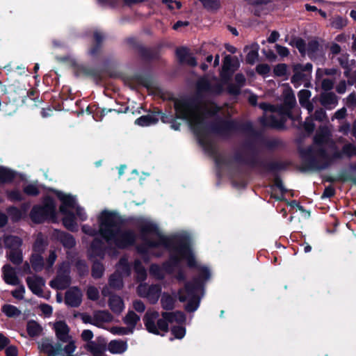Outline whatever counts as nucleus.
I'll list each match as a JSON object with an SVG mask.
<instances>
[{"label":"nucleus","mask_w":356,"mask_h":356,"mask_svg":"<svg viewBox=\"0 0 356 356\" xmlns=\"http://www.w3.org/2000/svg\"><path fill=\"white\" fill-rule=\"evenodd\" d=\"M174 102L175 118L188 122L193 132L198 137L199 143L207 148L211 154H216L213 145L207 143L204 138L210 132L222 137L228 138L236 131L252 135L257 134L250 122L239 123L235 120H227L218 118L216 122H207L199 115L200 101L197 97L184 96L170 99Z\"/></svg>","instance_id":"nucleus-1"},{"label":"nucleus","mask_w":356,"mask_h":356,"mask_svg":"<svg viewBox=\"0 0 356 356\" xmlns=\"http://www.w3.org/2000/svg\"><path fill=\"white\" fill-rule=\"evenodd\" d=\"M134 225L138 228L141 239L145 245L150 248H156L163 246L170 252L168 260L163 263V270L171 274L175 268H179L182 259H184L177 250L178 245L175 242V238L180 236H188L184 234H174L165 236L161 233L159 226L144 218L136 219Z\"/></svg>","instance_id":"nucleus-2"},{"label":"nucleus","mask_w":356,"mask_h":356,"mask_svg":"<svg viewBox=\"0 0 356 356\" xmlns=\"http://www.w3.org/2000/svg\"><path fill=\"white\" fill-rule=\"evenodd\" d=\"M98 221L99 234L107 243H113L120 250H126L136 244L137 236L131 229H122L124 220L115 211L104 210L101 212Z\"/></svg>","instance_id":"nucleus-3"},{"label":"nucleus","mask_w":356,"mask_h":356,"mask_svg":"<svg viewBox=\"0 0 356 356\" xmlns=\"http://www.w3.org/2000/svg\"><path fill=\"white\" fill-rule=\"evenodd\" d=\"M175 239V242L178 245L177 250L184 260L186 261L187 266L189 268L197 269L199 271L198 275L194 277L191 281L186 282L184 284L186 289L188 292H191L193 289L204 291L206 283L211 277L209 268L207 266H201L197 264L191 245L189 236H180Z\"/></svg>","instance_id":"nucleus-4"},{"label":"nucleus","mask_w":356,"mask_h":356,"mask_svg":"<svg viewBox=\"0 0 356 356\" xmlns=\"http://www.w3.org/2000/svg\"><path fill=\"white\" fill-rule=\"evenodd\" d=\"M245 147L250 151V155L245 157L241 152H237L234 154L233 159L234 161L240 164L248 165L252 168H258L262 172L275 173L274 185L280 189L282 194H285L288 190L284 187L281 177L277 172L286 170L287 164L282 161H266L260 159L257 156L254 145L251 142L246 143Z\"/></svg>","instance_id":"nucleus-5"},{"label":"nucleus","mask_w":356,"mask_h":356,"mask_svg":"<svg viewBox=\"0 0 356 356\" xmlns=\"http://www.w3.org/2000/svg\"><path fill=\"white\" fill-rule=\"evenodd\" d=\"M29 217L35 224H42L49 220L56 222L57 212L54 199L50 195L44 197L42 204H35L32 207Z\"/></svg>","instance_id":"nucleus-6"},{"label":"nucleus","mask_w":356,"mask_h":356,"mask_svg":"<svg viewBox=\"0 0 356 356\" xmlns=\"http://www.w3.org/2000/svg\"><path fill=\"white\" fill-rule=\"evenodd\" d=\"M302 163L299 168L302 172L308 171H321L327 168V164L321 166V161L316 157L315 151L312 146L299 149Z\"/></svg>","instance_id":"nucleus-7"},{"label":"nucleus","mask_w":356,"mask_h":356,"mask_svg":"<svg viewBox=\"0 0 356 356\" xmlns=\"http://www.w3.org/2000/svg\"><path fill=\"white\" fill-rule=\"evenodd\" d=\"M72 66L76 77L89 78L96 83H101L104 79V70L101 68L79 63H73Z\"/></svg>","instance_id":"nucleus-8"},{"label":"nucleus","mask_w":356,"mask_h":356,"mask_svg":"<svg viewBox=\"0 0 356 356\" xmlns=\"http://www.w3.org/2000/svg\"><path fill=\"white\" fill-rule=\"evenodd\" d=\"M159 316V313L156 311L152 312H147L143 317V322L147 330L149 333L159 335V330L167 332L169 330L168 323L163 318L157 320L156 325L155 320Z\"/></svg>","instance_id":"nucleus-9"},{"label":"nucleus","mask_w":356,"mask_h":356,"mask_svg":"<svg viewBox=\"0 0 356 356\" xmlns=\"http://www.w3.org/2000/svg\"><path fill=\"white\" fill-rule=\"evenodd\" d=\"M200 290L193 289L191 292H188L186 289V286L181 288L177 291L178 300L181 302H184L188 300V302L184 307V309L188 312H194L196 311L200 304V296L197 294Z\"/></svg>","instance_id":"nucleus-10"},{"label":"nucleus","mask_w":356,"mask_h":356,"mask_svg":"<svg viewBox=\"0 0 356 356\" xmlns=\"http://www.w3.org/2000/svg\"><path fill=\"white\" fill-rule=\"evenodd\" d=\"M239 62L236 56L226 55L222 61L220 76L224 82L229 81L235 71L239 67Z\"/></svg>","instance_id":"nucleus-11"},{"label":"nucleus","mask_w":356,"mask_h":356,"mask_svg":"<svg viewBox=\"0 0 356 356\" xmlns=\"http://www.w3.org/2000/svg\"><path fill=\"white\" fill-rule=\"evenodd\" d=\"M26 88L24 86L14 84L9 86L8 89L5 92V95L8 99L7 103H11L16 106L19 103L22 104H26Z\"/></svg>","instance_id":"nucleus-12"},{"label":"nucleus","mask_w":356,"mask_h":356,"mask_svg":"<svg viewBox=\"0 0 356 356\" xmlns=\"http://www.w3.org/2000/svg\"><path fill=\"white\" fill-rule=\"evenodd\" d=\"M70 284V270L68 266L59 268L56 278L49 282L51 287L58 290H64L68 288Z\"/></svg>","instance_id":"nucleus-13"},{"label":"nucleus","mask_w":356,"mask_h":356,"mask_svg":"<svg viewBox=\"0 0 356 356\" xmlns=\"http://www.w3.org/2000/svg\"><path fill=\"white\" fill-rule=\"evenodd\" d=\"M106 39L104 33L99 30H95L92 34V41L88 49V54L92 57H97L103 48Z\"/></svg>","instance_id":"nucleus-14"},{"label":"nucleus","mask_w":356,"mask_h":356,"mask_svg":"<svg viewBox=\"0 0 356 356\" xmlns=\"http://www.w3.org/2000/svg\"><path fill=\"white\" fill-rule=\"evenodd\" d=\"M196 88L198 92H209L215 95H220L223 92V87L221 83L212 85L206 77L199 79L196 83Z\"/></svg>","instance_id":"nucleus-15"},{"label":"nucleus","mask_w":356,"mask_h":356,"mask_svg":"<svg viewBox=\"0 0 356 356\" xmlns=\"http://www.w3.org/2000/svg\"><path fill=\"white\" fill-rule=\"evenodd\" d=\"M83 293L78 286L70 288L65 295V303L71 307H78L82 302Z\"/></svg>","instance_id":"nucleus-16"},{"label":"nucleus","mask_w":356,"mask_h":356,"mask_svg":"<svg viewBox=\"0 0 356 356\" xmlns=\"http://www.w3.org/2000/svg\"><path fill=\"white\" fill-rule=\"evenodd\" d=\"M139 57L145 62H151L159 58V51L156 48L147 47L142 44H136L134 47Z\"/></svg>","instance_id":"nucleus-17"},{"label":"nucleus","mask_w":356,"mask_h":356,"mask_svg":"<svg viewBox=\"0 0 356 356\" xmlns=\"http://www.w3.org/2000/svg\"><path fill=\"white\" fill-rule=\"evenodd\" d=\"M259 122L264 127L281 130L285 129L286 119L283 117L277 118L274 115H264L259 118Z\"/></svg>","instance_id":"nucleus-18"},{"label":"nucleus","mask_w":356,"mask_h":356,"mask_svg":"<svg viewBox=\"0 0 356 356\" xmlns=\"http://www.w3.org/2000/svg\"><path fill=\"white\" fill-rule=\"evenodd\" d=\"M106 248L102 239L95 237L91 242L88 250L89 257L104 259L106 255Z\"/></svg>","instance_id":"nucleus-19"},{"label":"nucleus","mask_w":356,"mask_h":356,"mask_svg":"<svg viewBox=\"0 0 356 356\" xmlns=\"http://www.w3.org/2000/svg\"><path fill=\"white\" fill-rule=\"evenodd\" d=\"M56 197L61 202L59 207L60 213L71 212L69 209H74L76 204L75 198L71 195H67L59 191H54Z\"/></svg>","instance_id":"nucleus-20"},{"label":"nucleus","mask_w":356,"mask_h":356,"mask_svg":"<svg viewBox=\"0 0 356 356\" xmlns=\"http://www.w3.org/2000/svg\"><path fill=\"white\" fill-rule=\"evenodd\" d=\"M54 330L58 341L63 343H69L72 341L70 336V327L64 321H59L54 323Z\"/></svg>","instance_id":"nucleus-21"},{"label":"nucleus","mask_w":356,"mask_h":356,"mask_svg":"<svg viewBox=\"0 0 356 356\" xmlns=\"http://www.w3.org/2000/svg\"><path fill=\"white\" fill-rule=\"evenodd\" d=\"M53 236L65 248L72 249L76 245L75 238L70 233L59 229H54Z\"/></svg>","instance_id":"nucleus-22"},{"label":"nucleus","mask_w":356,"mask_h":356,"mask_svg":"<svg viewBox=\"0 0 356 356\" xmlns=\"http://www.w3.org/2000/svg\"><path fill=\"white\" fill-rule=\"evenodd\" d=\"M26 282L29 289L31 292L38 297H43V291L42 287L44 286L45 282L43 277L35 276L34 279L30 277H26Z\"/></svg>","instance_id":"nucleus-23"},{"label":"nucleus","mask_w":356,"mask_h":356,"mask_svg":"<svg viewBox=\"0 0 356 356\" xmlns=\"http://www.w3.org/2000/svg\"><path fill=\"white\" fill-rule=\"evenodd\" d=\"M339 98L333 92H322L319 102L326 109L330 110L338 104Z\"/></svg>","instance_id":"nucleus-24"},{"label":"nucleus","mask_w":356,"mask_h":356,"mask_svg":"<svg viewBox=\"0 0 356 356\" xmlns=\"http://www.w3.org/2000/svg\"><path fill=\"white\" fill-rule=\"evenodd\" d=\"M3 279L7 284L16 286L20 282L15 270L10 264H6L2 268Z\"/></svg>","instance_id":"nucleus-25"},{"label":"nucleus","mask_w":356,"mask_h":356,"mask_svg":"<svg viewBox=\"0 0 356 356\" xmlns=\"http://www.w3.org/2000/svg\"><path fill=\"white\" fill-rule=\"evenodd\" d=\"M85 348L91 354H103L106 350V342L102 337H98L97 341H90L85 346Z\"/></svg>","instance_id":"nucleus-26"},{"label":"nucleus","mask_w":356,"mask_h":356,"mask_svg":"<svg viewBox=\"0 0 356 356\" xmlns=\"http://www.w3.org/2000/svg\"><path fill=\"white\" fill-rule=\"evenodd\" d=\"M248 49L250 51L246 55L245 62L247 64L252 65L259 58V45L258 43L254 42L250 45L245 46L243 51L246 52Z\"/></svg>","instance_id":"nucleus-27"},{"label":"nucleus","mask_w":356,"mask_h":356,"mask_svg":"<svg viewBox=\"0 0 356 356\" xmlns=\"http://www.w3.org/2000/svg\"><path fill=\"white\" fill-rule=\"evenodd\" d=\"M161 293V286L157 284H152L149 286L147 292L144 295H143L141 293H139V295L140 296L146 297L149 302L154 305L158 302Z\"/></svg>","instance_id":"nucleus-28"},{"label":"nucleus","mask_w":356,"mask_h":356,"mask_svg":"<svg viewBox=\"0 0 356 356\" xmlns=\"http://www.w3.org/2000/svg\"><path fill=\"white\" fill-rule=\"evenodd\" d=\"M108 307L114 314H120L124 307L123 300L119 296L111 295L108 299Z\"/></svg>","instance_id":"nucleus-29"},{"label":"nucleus","mask_w":356,"mask_h":356,"mask_svg":"<svg viewBox=\"0 0 356 356\" xmlns=\"http://www.w3.org/2000/svg\"><path fill=\"white\" fill-rule=\"evenodd\" d=\"M62 219L63 226L69 231L74 232L77 231V223L76 222L75 214L71 211L65 213Z\"/></svg>","instance_id":"nucleus-30"},{"label":"nucleus","mask_w":356,"mask_h":356,"mask_svg":"<svg viewBox=\"0 0 356 356\" xmlns=\"http://www.w3.org/2000/svg\"><path fill=\"white\" fill-rule=\"evenodd\" d=\"M127 341L122 340H112L108 345V350L113 354H121L127 350Z\"/></svg>","instance_id":"nucleus-31"},{"label":"nucleus","mask_w":356,"mask_h":356,"mask_svg":"<svg viewBox=\"0 0 356 356\" xmlns=\"http://www.w3.org/2000/svg\"><path fill=\"white\" fill-rule=\"evenodd\" d=\"M38 349L40 353L46 354L47 356H55L54 351V343L49 338H42L38 343Z\"/></svg>","instance_id":"nucleus-32"},{"label":"nucleus","mask_w":356,"mask_h":356,"mask_svg":"<svg viewBox=\"0 0 356 356\" xmlns=\"http://www.w3.org/2000/svg\"><path fill=\"white\" fill-rule=\"evenodd\" d=\"M176 297L164 292L161 298V307L165 311H172L175 307Z\"/></svg>","instance_id":"nucleus-33"},{"label":"nucleus","mask_w":356,"mask_h":356,"mask_svg":"<svg viewBox=\"0 0 356 356\" xmlns=\"http://www.w3.org/2000/svg\"><path fill=\"white\" fill-rule=\"evenodd\" d=\"M4 245L10 250H20L19 248L22 245V239L17 236L9 235L5 237Z\"/></svg>","instance_id":"nucleus-34"},{"label":"nucleus","mask_w":356,"mask_h":356,"mask_svg":"<svg viewBox=\"0 0 356 356\" xmlns=\"http://www.w3.org/2000/svg\"><path fill=\"white\" fill-rule=\"evenodd\" d=\"M30 263L33 270L36 272H41L44 266V258L42 254L33 253L30 257Z\"/></svg>","instance_id":"nucleus-35"},{"label":"nucleus","mask_w":356,"mask_h":356,"mask_svg":"<svg viewBox=\"0 0 356 356\" xmlns=\"http://www.w3.org/2000/svg\"><path fill=\"white\" fill-rule=\"evenodd\" d=\"M16 177V172L9 168L0 167V183H11Z\"/></svg>","instance_id":"nucleus-36"},{"label":"nucleus","mask_w":356,"mask_h":356,"mask_svg":"<svg viewBox=\"0 0 356 356\" xmlns=\"http://www.w3.org/2000/svg\"><path fill=\"white\" fill-rule=\"evenodd\" d=\"M42 331V326L35 321H29L26 324V332L29 337H35Z\"/></svg>","instance_id":"nucleus-37"},{"label":"nucleus","mask_w":356,"mask_h":356,"mask_svg":"<svg viewBox=\"0 0 356 356\" xmlns=\"http://www.w3.org/2000/svg\"><path fill=\"white\" fill-rule=\"evenodd\" d=\"M112 314L107 310H99L94 314V320L97 323H110L113 321Z\"/></svg>","instance_id":"nucleus-38"},{"label":"nucleus","mask_w":356,"mask_h":356,"mask_svg":"<svg viewBox=\"0 0 356 356\" xmlns=\"http://www.w3.org/2000/svg\"><path fill=\"white\" fill-rule=\"evenodd\" d=\"M6 212L13 223L18 222L24 218L22 211L15 206L8 207L6 209Z\"/></svg>","instance_id":"nucleus-39"},{"label":"nucleus","mask_w":356,"mask_h":356,"mask_svg":"<svg viewBox=\"0 0 356 356\" xmlns=\"http://www.w3.org/2000/svg\"><path fill=\"white\" fill-rule=\"evenodd\" d=\"M1 310L8 318H16L21 314V311L17 307L10 304L3 305Z\"/></svg>","instance_id":"nucleus-40"},{"label":"nucleus","mask_w":356,"mask_h":356,"mask_svg":"<svg viewBox=\"0 0 356 356\" xmlns=\"http://www.w3.org/2000/svg\"><path fill=\"white\" fill-rule=\"evenodd\" d=\"M158 122V119L153 115H145L139 117L135 120V124L140 127L149 126Z\"/></svg>","instance_id":"nucleus-41"},{"label":"nucleus","mask_w":356,"mask_h":356,"mask_svg":"<svg viewBox=\"0 0 356 356\" xmlns=\"http://www.w3.org/2000/svg\"><path fill=\"white\" fill-rule=\"evenodd\" d=\"M104 266L99 260H95L92 262L91 275L94 279L101 278L104 273Z\"/></svg>","instance_id":"nucleus-42"},{"label":"nucleus","mask_w":356,"mask_h":356,"mask_svg":"<svg viewBox=\"0 0 356 356\" xmlns=\"http://www.w3.org/2000/svg\"><path fill=\"white\" fill-rule=\"evenodd\" d=\"M139 321L140 316L137 315L134 311H129L124 318V323L133 330L135 328Z\"/></svg>","instance_id":"nucleus-43"},{"label":"nucleus","mask_w":356,"mask_h":356,"mask_svg":"<svg viewBox=\"0 0 356 356\" xmlns=\"http://www.w3.org/2000/svg\"><path fill=\"white\" fill-rule=\"evenodd\" d=\"M109 286L115 289L120 290L123 287V282L122 277L116 273L111 275L108 279Z\"/></svg>","instance_id":"nucleus-44"},{"label":"nucleus","mask_w":356,"mask_h":356,"mask_svg":"<svg viewBox=\"0 0 356 356\" xmlns=\"http://www.w3.org/2000/svg\"><path fill=\"white\" fill-rule=\"evenodd\" d=\"M47 243L41 236H38L33 244V251L35 254H42L47 245Z\"/></svg>","instance_id":"nucleus-45"},{"label":"nucleus","mask_w":356,"mask_h":356,"mask_svg":"<svg viewBox=\"0 0 356 356\" xmlns=\"http://www.w3.org/2000/svg\"><path fill=\"white\" fill-rule=\"evenodd\" d=\"M8 257V259L15 265H19L23 261V256L21 250H10Z\"/></svg>","instance_id":"nucleus-46"},{"label":"nucleus","mask_w":356,"mask_h":356,"mask_svg":"<svg viewBox=\"0 0 356 356\" xmlns=\"http://www.w3.org/2000/svg\"><path fill=\"white\" fill-rule=\"evenodd\" d=\"M75 267L80 277H84L88 273V266L86 261L79 259L76 261Z\"/></svg>","instance_id":"nucleus-47"},{"label":"nucleus","mask_w":356,"mask_h":356,"mask_svg":"<svg viewBox=\"0 0 356 356\" xmlns=\"http://www.w3.org/2000/svg\"><path fill=\"white\" fill-rule=\"evenodd\" d=\"M290 44L296 47L302 56L305 55L307 51V44L305 41L302 38H296L291 41Z\"/></svg>","instance_id":"nucleus-48"},{"label":"nucleus","mask_w":356,"mask_h":356,"mask_svg":"<svg viewBox=\"0 0 356 356\" xmlns=\"http://www.w3.org/2000/svg\"><path fill=\"white\" fill-rule=\"evenodd\" d=\"M293 72L294 74L291 78V82L297 88L300 85L301 81L307 79V75L302 73L300 70H293Z\"/></svg>","instance_id":"nucleus-49"},{"label":"nucleus","mask_w":356,"mask_h":356,"mask_svg":"<svg viewBox=\"0 0 356 356\" xmlns=\"http://www.w3.org/2000/svg\"><path fill=\"white\" fill-rule=\"evenodd\" d=\"M203 7L208 10H217L220 7L219 0H198Z\"/></svg>","instance_id":"nucleus-50"},{"label":"nucleus","mask_w":356,"mask_h":356,"mask_svg":"<svg viewBox=\"0 0 356 356\" xmlns=\"http://www.w3.org/2000/svg\"><path fill=\"white\" fill-rule=\"evenodd\" d=\"M329 140V135L327 132L316 134L314 137V143L317 146H323Z\"/></svg>","instance_id":"nucleus-51"},{"label":"nucleus","mask_w":356,"mask_h":356,"mask_svg":"<svg viewBox=\"0 0 356 356\" xmlns=\"http://www.w3.org/2000/svg\"><path fill=\"white\" fill-rule=\"evenodd\" d=\"M135 80L146 88H149L152 86V79L149 75L136 74Z\"/></svg>","instance_id":"nucleus-52"},{"label":"nucleus","mask_w":356,"mask_h":356,"mask_svg":"<svg viewBox=\"0 0 356 356\" xmlns=\"http://www.w3.org/2000/svg\"><path fill=\"white\" fill-rule=\"evenodd\" d=\"M348 20L341 16H337L332 19L330 24L332 27L337 29H342L347 25Z\"/></svg>","instance_id":"nucleus-53"},{"label":"nucleus","mask_w":356,"mask_h":356,"mask_svg":"<svg viewBox=\"0 0 356 356\" xmlns=\"http://www.w3.org/2000/svg\"><path fill=\"white\" fill-rule=\"evenodd\" d=\"M7 197L11 202H21L24 200V197L18 189H13L8 191Z\"/></svg>","instance_id":"nucleus-54"},{"label":"nucleus","mask_w":356,"mask_h":356,"mask_svg":"<svg viewBox=\"0 0 356 356\" xmlns=\"http://www.w3.org/2000/svg\"><path fill=\"white\" fill-rule=\"evenodd\" d=\"M311 91L306 89L300 90L298 93L300 104L305 106V103H308L311 97Z\"/></svg>","instance_id":"nucleus-55"},{"label":"nucleus","mask_w":356,"mask_h":356,"mask_svg":"<svg viewBox=\"0 0 356 356\" xmlns=\"http://www.w3.org/2000/svg\"><path fill=\"white\" fill-rule=\"evenodd\" d=\"M189 54L190 53L187 47H181L176 49V56L180 63H184Z\"/></svg>","instance_id":"nucleus-56"},{"label":"nucleus","mask_w":356,"mask_h":356,"mask_svg":"<svg viewBox=\"0 0 356 356\" xmlns=\"http://www.w3.org/2000/svg\"><path fill=\"white\" fill-rule=\"evenodd\" d=\"M319 42L316 40L309 41L307 46V54L309 57L314 56L319 49Z\"/></svg>","instance_id":"nucleus-57"},{"label":"nucleus","mask_w":356,"mask_h":356,"mask_svg":"<svg viewBox=\"0 0 356 356\" xmlns=\"http://www.w3.org/2000/svg\"><path fill=\"white\" fill-rule=\"evenodd\" d=\"M134 271L143 279H145L147 276V273L145 267L142 262L139 259H136L134 263Z\"/></svg>","instance_id":"nucleus-58"},{"label":"nucleus","mask_w":356,"mask_h":356,"mask_svg":"<svg viewBox=\"0 0 356 356\" xmlns=\"http://www.w3.org/2000/svg\"><path fill=\"white\" fill-rule=\"evenodd\" d=\"M273 73L276 76H284L287 74V65L285 63H279L273 68Z\"/></svg>","instance_id":"nucleus-59"},{"label":"nucleus","mask_w":356,"mask_h":356,"mask_svg":"<svg viewBox=\"0 0 356 356\" xmlns=\"http://www.w3.org/2000/svg\"><path fill=\"white\" fill-rule=\"evenodd\" d=\"M24 193L29 196H38L40 194V190L38 188L32 184H29L24 187L23 188Z\"/></svg>","instance_id":"nucleus-60"},{"label":"nucleus","mask_w":356,"mask_h":356,"mask_svg":"<svg viewBox=\"0 0 356 356\" xmlns=\"http://www.w3.org/2000/svg\"><path fill=\"white\" fill-rule=\"evenodd\" d=\"M220 111V107L216 104V103H212L211 107L210 108H207L205 110V115L209 117H216V120L214 122H216L218 120V118H220L218 115V113Z\"/></svg>","instance_id":"nucleus-61"},{"label":"nucleus","mask_w":356,"mask_h":356,"mask_svg":"<svg viewBox=\"0 0 356 356\" xmlns=\"http://www.w3.org/2000/svg\"><path fill=\"white\" fill-rule=\"evenodd\" d=\"M27 98L31 99L35 102V105L37 106V103L41 102L39 99V91L36 88H31L29 90H26V101Z\"/></svg>","instance_id":"nucleus-62"},{"label":"nucleus","mask_w":356,"mask_h":356,"mask_svg":"<svg viewBox=\"0 0 356 356\" xmlns=\"http://www.w3.org/2000/svg\"><path fill=\"white\" fill-rule=\"evenodd\" d=\"M172 334L178 339H181L186 334V328L183 326H173L171 328Z\"/></svg>","instance_id":"nucleus-63"},{"label":"nucleus","mask_w":356,"mask_h":356,"mask_svg":"<svg viewBox=\"0 0 356 356\" xmlns=\"http://www.w3.org/2000/svg\"><path fill=\"white\" fill-rule=\"evenodd\" d=\"M342 152L348 157H352L356 155V147L352 143L344 145L342 147Z\"/></svg>","instance_id":"nucleus-64"}]
</instances>
